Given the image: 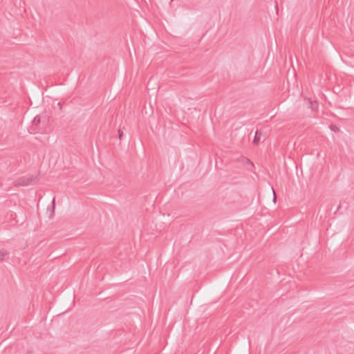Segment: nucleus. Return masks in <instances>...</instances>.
I'll use <instances>...</instances> for the list:
<instances>
[{"instance_id":"nucleus-7","label":"nucleus","mask_w":354,"mask_h":354,"mask_svg":"<svg viewBox=\"0 0 354 354\" xmlns=\"http://www.w3.org/2000/svg\"><path fill=\"white\" fill-rule=\"evenodd\" d=\"M123 136V132L121 129L118 130V138L120 140H122V137Z\"/></svg>"},{"instance_id":"nucleus-12","label":"nucleus","mask_w":354,"mask_h":354,"mask_svg":"<svg viewBox=\"0 0 354 354\" xmlns=\"http://www.w3.org/2000/svg\"><path fill=\"white\" fill-rule=\"evenodd\" d=\"M274 201H276V196H274Z\"/></svg>"},{"instance_id":"nucleus-9","label":"nucleus","mask_w":354,"mask_h":354,"mask_svg":"<svg viewBox=\"0 0 354 354\" xmlns=\"http://www.w3.org/2000/svg\"><path fill=\"white\" fill-rule=\"evenodd\" d=\"M57 105H58V106H59V109L62 110V103H61V102H58V103H57Z\"/></svg>"},{"instance_id":"nucleus-5","label":"nucleus","mask_w":354,"mask_h":354,"mask_svg":"<svg viewBox=\"0 0 354 354\" xmlns=\"http://www.w3.org/2000/svg\"><path fill=\"white\" fill-rule=\"evenodd\" d=\"M330 129L335 132H337L339 131V128L334 124L330 125Z\"/></svg>"},{"instance_id":"nucleus-11","label":"nucleus","mask_w":354,"mask_h":354,"mask_svg":"<svg viewBox=\"0 0 354 354\" xmlns=\"http://www.w3.org/2000/svg\"><path fill=\"white\" fill-rule=\"evenodd\" d=\"M247 162H250L249 159H246Z\"/></svg>"},{"instance_id":"nucleus-10","label":"nucleus","mask_w":354,"mask_h":354,"mask_svg":"<svg viewBox=\"0 0 354 354\" xmlns=\"http://www.w3.org/2000/svg\"><path fill=\"white\" fill-rule=\"evenodd\" d=\"M275 8H276L277 12H278V6H277V4L275 5Z\"/></svg>"},{"instance_id":"nucleus-13","label":"nucleus","mask_w":354,"mask_h":354,"mask_svg":"<svg viewBox=\"0 0 354 354\" xmlns=\"http://www.w3.org/2000/svg\"><path fill=\"white\" fill-rule=\"evenodd\" d=\"M1 185H2V184H1V183L0 182V187L1 186Z\"/></svg>"},{"instance_id":"nucleus-6","label":"nucleus","mask_w":354,"mask_h":354,"mask_svg":"<svg viewBox=\"0 0 354 354\" xmlns=\"http://www.w3.org/2000/svg\"><path fill=\"white\" fill-rule=\"evenodd\" d=\"M6 254V252L0 251V260L2 261Z\"/></svg>"},{"instance_id":"nucleus-3","label":"nucleus","mask_w":354,"mask_h":354,"mask_svg":"<svg viewBox=\"0 0 354 354\" xmlns=\"http://www.w3.org/2000/svg\"><path fill=\"white\" fill-rule=\"evenodd\" d=\"M261 133L259 131H257L254 135V138L253 140V143L254 145H258L260 142L261 137Z\"/></svg>"},{"instance_id":"nucleus-8","label":"nucleus","mask_w":354,"mask_h":354,"mask_svg":"<svg viewBox=\"0 0 354 354\" xmlns=\"http://www.w3.org/2000/svg\"><path fill=\"white\" fill-rule=\"evenodd\" d=\"M55 198L53 199V201H52V212H54V210H55Z\"/></svg>"},{"instance_id":"nucleus-2","label":"nucleus","mask_w":354,"mask_h":354,"mask_svg":"<svg viewBox=\"0 0 354 354\" xmlns=\"http://www.w3.org/2000/svg\"><path fill=\"white\" fill-rule=\"evenodd\" d=\"M306 100L308 102V107L312 111H316L318 109V103L316 101H312L310 99Z\"/></svg>"},{"instance_id":"nucleus-1","label":"nucleus","mask_w":354,"mask_h":354,"mask_svg":"<svg viewBox=\"0 0 354 354\" xmlns=\"http://www.w3.org/2000/svg\"><path fill=\"white\" fill-rule=\"evenodd\" d=\"M38 181V178L34 176H23L17 180L15 185L27 186L34 185Z\"/></svg>"},{"instance_id":"nucleus-4","label":"nucleus","mask_w":354,"mask_h":354,"mask_svg":"<svg viewBox=\"0 0 354 354\" xmlns=\"http://www.w3.org/2000/svg\"><path fill=\"white\" fill-rule=\"evenodd\" d=\"M41 122V119H40V117L39 116H36L33 120H32V124L35 126L38 125Z\"/></svg>"}]
</instances>
